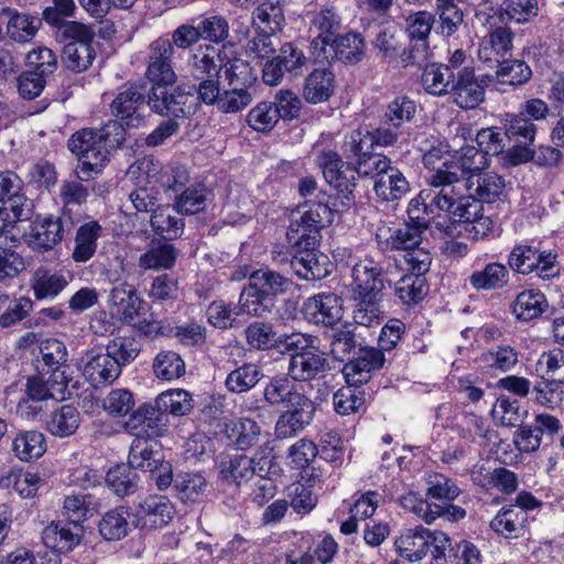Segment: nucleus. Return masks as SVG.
I'll use <instances>...</instances> for the list:
<instances>
[{
    "label": "nucleus",
    "instance_id": "1",
    "mask_svg": "<svg viewBox=\"0 0 564 564\" xmlns=\"http://www.w3.org/2000/svg\"><path fill=\"white\" fill-rule=\"evenodd\" d=\"M399 261L392 257H384L376 261L365 258L354 264L351 269V292L356 302L354 321L356 324L373 327L382 319L380 301L384 288V279L398 269Z\"/></svg>",
    "mask_w": 564,
    "mask_h": 564
},
{
    "label": "nucleus",
    "instance_id": "2",
    "mask_svg": "<svg viewBox=\"0 0 564 564\" xmlns=\"http://www.w3.org/2000/svg\"><path fill=\"white\" fill-rule=\"evenodd\" d=\"M489 165L486 153L475 147H465L451 161H444L445 169L437 170L429 184L453 189L454 199L468 203L467 192L475 185L474 178Z\"/></svg>",
    "mask_w": 564,
    "mask_h": 564
},
{
    "label": "nucleus",
    "instance_id": "3",
    "mask_svg": "<svg viewBox=\"0 0 564 564\" xmlns=\"http://www.w3.org/2000/svg\"><path fill=\"white\" fill-rule=\"evenodd\" d=\"M282 343L284 344L283 354H290L288 376L293 381L307 382L329 369L326 352L319 348L318 337L292 333Z\"/></svg>",
    "mask_w": 564,
    "mask_h": 564
},
{
    "label": "nucleus",
    "instance_id": "4",
    "mask_svg": "<svg viewBox=\"0 0 564 564\" xmlns=\"http://www.w3.org/2000/svg\"><path fill=\"white\" fill-rule=\"evenodd\" d=\"M394 544L399 555L409 562H419L430 552L433 561L440 564L452 551L447 534L442 531H431L422 525L404 529Z\"/></svg>",
    "mask_w": 564,
    "mask_h": 564
},
{
    "label": "nucleus",
    "instance_id": "5",
    "mask_svg": "<svg viewBox=\"0 0 564 564\" xmlns=\"http://www.w3.org/2000/svg\"><path fill=\"white\" fill-rule=\"evenodd\" d=\"M227 88L221 93L218 111L237 113L249 107L254 98L257 76L242 59L229 61L225 65Z\"/></svg>",
    "mask_w": 564,
    "mask_h": 564
},
{
    "label": "nucleus",
    "instance_id": "6",
    "mask_svg": "<svg viewBox=\"0 0 564 564\" xmlns=\"http://www.w3.org/2000/svg\"><path fill=\"white\" fill-rule=\"evenodd\" d=\"M330 208L319 202L305 203L291 213L286 238L300 249H315L319 230L330 221Z\"/></svg>",
    "mask_w": 564,
    "mask_h": 564
},
{
    "label": "nucleus",
    "instance_id": "7",
    "mask_svg": "<svg viewBox=\"0 0 564 564\" xmlns=\"http://www.w3.org/2000/svg\"><path fill=\"white\" fill-rule=\"evenodd\" d=\"M429 189H423L419 195L412 198L408 206V224L427 229L431 220L437 212H444L448 216L455 214L458 209L454 206L455 194L452 188L430 185Z\"/></svg>",
    "mask_w": 564,
    "mask_h": 564
},
{
    "label": "nucleus",
    "instance_id": "8",
    "mask_svg": "<svg viewBox=\"0 0 564 564\" xmlns=\"http://www.w3.org/2000/svg\"><path fill=\"white\" fill-rule=\"evenodd\" d=\"M68 149L79 158L76 173L82 181H88L94 174H98L108 160L105 142L93 129H83L74 133L68 140Z\"/></svg>",
    "mask_w": 564,
    "mask_h": 564
},
{
    "label": "nucleus",
    "instance_id": "9",
    "mask_svg": "<svg viewBox=\"0 0 564 564\" xmlns=\"http://www.w3.org/2000/svg\"><path fill=\"white\" fill-rule=\"evenodd\" d=\"M73 225L72 217L67 214L36 216L23 238L33 251L44 253L59 245Z\"/></svg>",
    "mask_w": 564,
    "mask_h": 564
},
{
    "label": "nucleus",
    "instance_id": "10",
    "mask_svg": "<svg viewBox=\"0 0 564 564\" xmlns=\"http://www.w3.org/2000/svg\"><path fill=\"white\" fill-rule=\"evenodd\" d=\"M557 254L552 250H539L538 248L520 243L512 248L508 256V265L517 273L528 275L536 273L542 279H547L552 272Z\"/></svg>",
    "mask_w": 564,
    "mask_h": 564
},
{
    "label": "nucleus",
    "instance_id": "11",
    "mask_svg": "<svg viewBox=\"0 0 564 564\" xmlns=\"http://www.w3.org/2000/svg\"><path fill=\"white\" fill-rule=\"evenodd\" d=\"M174 46L169 39L159 37L149 46L147 78L152 86H172L177 75L172 66Z\"/></svg>",
    "mask_w": 564,
    "mask_h": 564
},
{
    "label": "nucleus",
    "instance_id": "12",
    "mask_svg": "<svg viewBox=\"0 0 564 564\" xmlns=\"http://www.w3.org/2000/svg\"><path fill=\"white\" fill-rule=\"evenodd\" d=\"M366 44L359 33L349 32L337 35L325 45V50L318 47L313 53L319 62L340 61L346 64H357L365 56Z\"/></svg>",
    "mask_w": 564,
    "mask_h": 564
},
{
    "label": "nucleus",
    "instance_id": "13",
    "mask_svg": "<svg viewBox=\"0 0 564 564\" xmlns=\"http://www.w3.org/2000/svg\"><path fill=\"white\" fill-rule=\"evenodd\" d=\"M145 101V87L129 84L122 87L110 105L111 113L127 128H138L143 116L141 109Z\"/></svg>",
    "mask_w": 564,
    "mask_h": 564
},
{
    "label": "nucleus",
    "instance_id": "14",
    "mask_svg": "<svg viewBox=\"0 0 564 564\" xmlns=\"http://www.w3.org/2000/svg\"><path fill=\"white\" fill-rule=\"evenodd\" d=\"M453 102L462 109H475L485 100V85L473 67L458 68L449 93Z\"/></svg>",
    "mask_w": 564,
    "mask_h": 564
},
{
    "label": "nucleus",
    "instance_id": "15",
    "mask_svg": "<svg viewBox=\"0 0 564 564\" xmlns=\"http://www.w3.org/2000/svg\"><path fill=\"white\" fill-rule=\"evenodd\" d=\"M174 513V506L167 497L152 495L135 507V525L142 529L156 530L170 523Z\"/></svg>",
    "mask_w": 564,
    "mask_h": 564
},
{
    "label": "nucleus",
    "instance_id": "16",
    "mask_svg": "<svg viewBox=\"0 0 564 564\" xmlns=\"http://www.w3.org/2000/svg\"><path fill=\"white\" fill-rule=\"evenodd\" d=\"M284 409L274 427V434L280 440L294 437L314 419L315 404L308 397Z\"/></svg>",
    "mask_w": 564,
    "mask_h": 564
},
{
    "label": "nucleus",
    "instance_id": "17",
    "mask_svg": "<svg viewBox=\"0 0 564 564\" xmlns=\"http://www.w3.org/2000/svg\"><path fill=\"white\" fill-rule=\"evenodd\" d=\"M128 463L134 469L158 470L164 463L160 443L149 435H137L130 444Z\"/></svg>",
    "mask_w": 564,
    "mask_h": 564
},
{
    "label": "nucleus",
    "instance_id": "18",
    "mask_svg": "<svg viewBox=\"0 0 564 564\" xmlns=\"http://www.w3.org/2000/svg\"><path fill=\"white\" fill-rule=\"evenodd\" d=\"M372 46L380 58L387 63H398L403 67L416 63L414 51L402 47L394 26L381 28L372 41Z\"/></svg>",
    "mask_w": 564,
    "mask_h": 564
},
{
    "label": "nucleus",
    "instance_id": "19",
    "mask_svg": "<svg viewBox=\"0 0 564 564\" xmlns=\"http://www.w3.org/2000/svg\"><path fill=\"white\" fill-rule=\"evenodd\" d=\"M384 356L380 349L360 348L358 356L344 366L343 373L349 384L359 386L371 378L373 370L382 368Z\"/></svg>",
    "mask_w": 564,
    "mask_h": 564
},
{
    "label": "nucleus",
    "instance_id": "20",
    "mask_svg": "<svg viewBox=\"0 0 564 564\" xmlns=\"http://www.w3.org/2000/svg\"><path fill=\"white\" fill-rule=\"evenodd\" d=\"M304 312L311 322L332 327L343 317L341 300L334 293H321L305 302Z\"/></svg>",
    "mask_w": 564,
    "mask_h": 564
},
{
    "label": "nucleus",
    "instance_id": "21",
    "mask_svg": "<svg viewBox=\"0 0 564 564\" xmlns=\"http://www.w3.org/2000/svg\"><path fill=\"white\" fill-rule=\"evenodd\" d=\"M468 203L455 199L454 206H457L458 210L455 214H449V217L455 223H469L471 224L469 235L474 239H480L491 232L494 228V221L490 217L482 216V206L479 202L475 200L471 195H468Z\"/></svg>",
    "mask_w": 564,
    "mask_h": 564
},
{
    "label": "nucleus",
    "instance_id": "22",
    "mask_svg": "<svg viewBox=\"0 0 564 564\" xmlns=\"http://www.w3.org/2000/svg\"><path fill=\"white\" fill-rule=\"evenodd\" d=\"M286 375L274 376L264 384L263 401L274 408H288L307 398Z\"/></svg>",
    "mask_w": 564,
    "mask_h": 564
},
{
    "label": "nucleus",
    "instance_id": "23",
    "mask_svg": "<svg viewBox=\"0 0 564 564\" xmlns=\"http://www.w3.org/2000/svg\"><path fill=\"white\" fill-rule=\"evenodd\" d=\"M311 24L318 31V35L311 42L313 54L318 47L325 50L328 41L338 35L343 26V18L336 7L324 6L313 13Z\"/></svg>",
    "mask_w": 564,
    "mask_h": 564
},
{
    "label": "nucleus",
    "instance_id": "24",
    "mask_svg": "<svg viewBox=\"0 0 564 564\" xmlns=\"http://www.w3.org/2000/svg\"><path fill=\"white\" fill-rule=\"evenodd\" d=\"M285 25L284 8L281 0H267L258 4L251 14L252 31L279 34Z\"/></svg>",
    "mask_w": 564,
    "mask_h": 564
},
{
    "label": "nucleus",
    "instance_id": "25",
    "mask_svg": "<svg viewBox=\"0 0 564 564\" xmlns=\"http://www.w3.org/2000/svg\"><path fill=\"white\" fill-rule=\"evenodd\" d=\"M83 373L94 387L112 383L121 373L117 361L107 352L87 356Z\"/></svg>",
    "mask_w": 564,
    "mask_h": 564
},
{
    "label": "nucleus",
    "instance_id": "26",
    "mask_svg": "<svg viewBox=\"0 0 564 564\" xmlns=\"http://www.w3.org/2000/svg\"><path fill=\"white\" fill-rule=\"evenodd\" d=\"M467 0H435L436 33L443 37L457 34L465 23V13L458 6Z\"/></svg>",
    "mask_w": 564,
    "mask_h": 564
},
{
    "label": "nucleus",
    "instance_id": "27",
    "mask_svg": "<svg viewBox=\"0 0 564 564\" xmlns=\"http://www.w3.org/2000/svg\"><path fill=\"white\" fill-rule=\"evenodd\" d=\"M260 462L246 455H234L223 459L219 463V475L223 480L228 484L240 486L249 481L259 471H263V467H259Z\"/></svg>",
    "mask_w": 564,
    "mask_h": 564
},
{
    "label": "nucleus",
    "instance_id": "28",
    "mask_svg": "<svg viewBox=\"0 0 564 564\" xmlns=\"http://www.w3.org/2000/svg\"><path fill=\"white\" fill-rule=\"evenodd\" d=\"M109 305L116 308L123 321L133 322L143 308L144 302L138 296L134 285L122 282L110 290Z\"/></svg>",
    "mask_w": 564,
    "mask_h": 564
},
{
    "label": "nucleus",
    "instance_id": "29",
    "mask_svg": "<svg viewBox=\"0 0 564 564\" xmlns=\"http://www.w3.org/2000/svg\"><path fill=\"white\" fill-rule=\"evenodd\" d=\"M221 67L220 53L212 45L197 47L188 62L189 75L195 80L219 77Z\"/></svg>",
    "mask_w": 564,
    "mask_h": 564
},
{
    "label": "nucleus",
    "instance_id": "30",
    "mask_svg": "<svg viewBox=\"0 0 564 564\" xmlns=\"http://www.w3.org/2000/svg\"><path fill=\"white\" fill-rule=\"evenodd\" d=\"M84 528L75 523H51L43 531L45 544L58 552H69L79 544Z\"/></svg>",
    "mask_w": 564,
    "mask_h": 564
},
{
    "label": "nucleus",
    "instance_id": "31",
    "mask_svg": "<svg viewBox=\"0 0 564 564\" xmlns=\"http://www.w3.org/2000/svg\"><path fill=\"white\" fill-rule=\"evenodd\" d=\"M319 164L329 185L341 193L348 202L352 200L356 184L344 175L341 171L344 163L340 156L333 151L324 152L319 158Z\"/></svg>",
    "mask_w": 564,
    "mask_h": 564
},
{
    "label": "nucleus",
    "instance_id": "32",
    "mask_svg": "<svg viewBox=\"0 0 564 564\" xmlns=\"http://www.w3.org/2000/svg\"><path fill=\"white\" fill-rule=\"evenodd\" d=\"M137 527L130 521V512L124 507H118L106 512L98 523L100 535L107 541H119Z\"/></svg>",
    "mask_w": 564,
    "mask_h": 564
},
{
    "label": "nucleus",
    "instance_id": "33",
    "mask_svg": "<svg viewBox=\"0 0 564 564\" xmlns=\"http://www.w3.org/2000/svg\"><path fill=\"white\" fill-rule=\"evenodd\" d=\"M101 231L102 228L96 220L85 223L77 229L72 252L75 262L85 263L94 257Z\"/></svg>",
    "mask_w": 564,
    "mask_h": 564
},
{
    "label": "nucleus",
    "instance_id": "34",
    "mask_svg": "<svg viewBox=\"0 0 564 564\" xmlns=\"http://www.w3.org/2000/svg\"><path fill=\"white\" fill-rule=\"evenodd\" d=\"M373 189L381 200L393 202L402 198L410 191V184L402 172L391 166L375 180Z\"/></svg>",
    "mask_w": 564,
    "mask_h": 564
},
{
    "label": "nucleus",
    "instance_id": "35",
    "mask_svg": "<svg viewBox=\"0 0 564 564\" xmlns=\"http://www.w3.org/2000/svg\"><path fill=\"white\" fill-rule=\"evenodd\" d=\"M469 282L476 291L499 290L509 283V270L500 262H491L481 270L474 271L469 276Z\"/></svg>",
    "mask_w": 564,
    "mask_h": 564
},
{
    "label": "nucleus",
    "instance_id": "36",
    "mask_svg": "<svg viewBox=\"0 0 564 564\" xmlns=\"http://www.w3.org/2000/svg\"><path fill=\"white\" fill-rule=\"evenodd\" d=\"M334 75L328 69H314L305 79L303 97L310 104L324 102L334 91Z\"/></svg>",
    "mask_w": 564,
    "mask_h": 564
},
{
    "label": "nucleus",
    "instance_id": "37",
    "mask_svg": "<svg viewBox=\"0 0 564 564\" xmlns=\"http://www.w3.org/2000/svg\"><path fill=\"white\" fill-rule=\"evenodd\" d=\"M162 424V414L155 405L144 403L134 410L124 422V430L131 435H148L149 431H156Z\"/></svg>",
    "mask_w": 564,
    "mask_h": 564
},
{
    "label": "nucleus",
    "instance_id": "38",
    "mask_svg": "<svg viewBox=\"0 0 564 564\" xmlns=\"http://www.w3.org/2000/svg\"><path fill=\"white\" fill-rule=\"evenodd\" d=\"M13 454L22 462L40 458L46 451L45 436L39 431H20L11 445Z\"/></svg>",
    "mask_w": 564,
    "mask_h": 564
},
{
    "label": "nucleus",
    "instance_id": "39",
    "mask_svg": "<svg viewBox=\"0 0 564 564\" xmlns=\"http://www.w3.org/2000/svg\"><path fill=\"white\" fill-rule=\"evenodd\" d=\"M175 207L158 206L151 215L150 224L153 231L167 240H173L184 231V221L177 217Z\"/></svg>",
    "mask_w": 564,
    "mask_h": 564
},
{
    "label": "nucleus",
    "instance_id": "40",
    "mask_svg": "<svg viewBox=\"0 0 564 564\" xmlns=\"http://www.w3.org/2000/svg\"><path fill=\"white\" fill-rule=\"evenodd\" d=\"M208 482L199 473H178L174 478V495L184 503H195L202 499Z\"/></svg>",
    "mask_w": 564,
    "mask_h": 564
},
{
    "label": "nucleus",
    "instance_id": "41",
    "mask_svg": "<svg viewBox=\"0 0 564 564\" xmlns=\"http://www.w3.org/2000/svg\"><path fill=\"white\" fill-rule=\"evenodd\" d=\"M248 345L258 350L276 348L283 354V339L289 335H278L272 325L262 322L251 323L245 330Z\"/></svg>",
    "mask_w": 564,
    "mask_h": 564
},
{
    "label": "nucleus",
    "instance_id": "42",
    "mask_svg": "<svg viewBox=\"0 0 564 564\" xmlns=\"http://www.w3.org/2000/svg\"><path fill=\"white\" fill-rule=\"evenodd\" d=\"M249 280L261 290L262 293L271 299L273 304L278 295L286 293L292 281L281 272L273 271L269 268H262L251 273Z\"/></svg>",
    "mask_w": 564,
    "mask_h": 564
},
{
    "label": "nucleus",
    "instance_id": "43",
    "mask_svg": "<svg viewBox=\"0 0 564 564\" xmlns=\"http://www.w3.org/2000/svg\"><path fill=\"white\" fill-rule=\"evenodd\" d=\"M98 511V503L94 496L88 494H73L66 496L63 502V516L75 524H80L94 517Z\"/></svg>",
    "mask_w": 564,
    "mask_h": 564
},
{
    "label": "nucleus",
    "instance_id": "44",
    "mask_svg": "<svg viewBox=\"0 0 564 564\" xmlns=\"http://www.w3.org/2000/svg\"><path fill=\"white\" fill-rule=\"evenodd\" d=\"M291 257L290 269L300 278L307 281L321 280L327 275L325 263H321L315 249H302Z\"/></svg>",
    "mask_w": 564,
    "mask_h": 564
},
{
    "label": "nucleus",
    "instance_id": "45",
    "mask_svg": "<svg viewBox=\"0 0 564 564\" xmlns=\"http://www.w3.org/2000/svg\"><path fill=\"white\" fill-rule=\"evenodd\" d=\"M456 73L448 65H427L422 74V84L425 91L433 96H443L449 93Z\"/></svg>",
    "mask_w": 564,
    "mask_h": 564
},
{
    "label": "nucleus",
    "instance_id": "46",
    "mask_svg": "<svg viewBox=\"0 0 564 564\" xmlns=\"http://www.w3.org/2000/svg\"><path fill=\"white\" fill-rule=\"evenodd\" d=\"M547 307L543 293L535 290H525L518 294L512 305V313L520 321H531L539 317Z\"/></svg>",
    "mask_w": 564,
    "mask_h": 564
},
{
    "label": "nucleus",
    "instance_id": "47",
    "mask_svg": "<svg viewBox=\"0 0 564 564\" xmlns=\"http://www.w3.org/2000/svg\"><path fill=\"white\" fill-rule=\"evenodd\" d=\"M527 513L518 511L513 506L502 508L491 520L490 528L505 538H518L523 534Z\"/></svg>",
    "mask_w": 564,
    "mask_h": 564
},
{
    "label": "nucleus",
    "instance_id": "48",
    "mask_svg": "<svg viewBox=\"0 0 564 564\" xmlns=\"http://www.w3.org/2000/svg\"><path fill=\"white\" fill-rule=\"evenodd\" d=\"M237 305L240 315L246 313L258 317L264 316L274 307L271 299L262 293L250 280L249 284L241 291Z\"/></svg>",
    "mask_w": 564,
    "mask_h": 564
},
{
    "label": "nucleus",
    "instance_id": "49",
    "mask_svg": "<svg viewBox=\"0 0 564 564\" xmlns=\"http://www.w3.org/2000/svg\"><path fill=\"white\" fill-rule=\"evenodd\" d=\"M416 112V102L409 96L401 95L387 105L383 117L395 129L408 131L406 124L413 121Z\"/></svg>",
    "mask_w": 564,
    "mask_h": 564
},
{
    "label": "nucleus",
    "instance_id": "50",
    "mask_svg": "<svg viewBox=\"0 0 564 564\" xmlns=\"http://www.w3.org/2000/svg\"><path fill=\"white\" fill-rule=\"evenodd\" d=\"M68 282L62 272H53L47 269H37L31 282L34 296L37 300L58 295Z\"/></svg>",
    "mask_w": 564,
    "mask_h": 564
},
{
    "label": "nucleus",
    "instance_id": "51",
    "mask_svg": "<svg viewBox=\"0 0 564 564\" xmlns=\"http://www.w3.org/2000/svg\"><path fill=\"white\" fill-rule=\"evenodd\" d=\"M325 336L329 340V354L337 360H344L357 346L355 327L348 323L332 326Z\"/></svg>",
    "mask_w": 564,
    "mask_h": 564
},
{
    "label": "nucleus",
    "instance_id": "52",
    "mask_svg": "<svg viewBox=\"0 0 564 564\" xmlns=\"http://www.w3.org/2000/svg\"><path fill=\"white\" fill-rule=\"evenodd\" d=\"M155 406L162 416L164 413L176 416L187 415L194 408L191 393L182 389L162 392L155 400Z\"/></svg>",
    "mask_w": 564,
    "mask_h": 564
},
{
    "label": "nucleus",
    "instance_id": "53",
    "mask_svg": "<svg viewBox=\"0 0 564 564\" xmlns=\"http://www.w3.org/2000/svg\"><path fill=\"white\" fill-rule=\"evenodd\" d=\"M175 260V248L170 243L159 242L140 256L139 265L144 270H167L174 265Z\"/></svg>",
    "mask_w": 564,
    "mask_h": 564
},
{
    "label": "nucleus",
    "instance_id": "54",
    "mask_svg": "<svg viewBox=\"0 0 564 564\" xmlns=\"http://www.w3.org/2000/svg\"><path fill=\"white\" fill-rule=\"evenodd\" d=\"M79 420L80 415L76 408L63 405L52 412L47 421V430L54 436L66 437L76 432Z\"/></svg>",
    "mask_w": 564,
    "mask_h": 564
},
{
    "label": "nucleus",
    "instance_id": "55",
    "mask_svg": "<svg viewBox=\"0 0 564 564\" xmlns=\"http://www.w3.org/2000/svg\"><path fill=\"white\" fill-rule=\"evenodd\" d=\"M506 187L503 178L497 174L489 173L478 175L475 185L467 192V195L481 203H494L500 198Z\"/></svg>",
    "mask_w": 564,
    "mask_h": 564
},
{
    "label": "nucleus",
    "instance_id": "56",
    "mask_svg": "<svg viewBox=\"0 0 564 564\" xmlns=\"http://www.w3.org/2000/svg\"><path fill=\"white\" fill-rule=\"evenodd\" d=\"M2 308L0 326L7 328L23 321L32 311L33 303L25 296L10 300L7 294L0 293V310Z\"/></svg>",
    "mask_w": 564,
    "mask_h": 564
},
{
    "label": "nucleus",
    "instance_id": "57",
    "mask_svg": "<svg viewBox=\"0 0 564 564\" xmlns=\"http://www.w3.org/2000/svg\"><path fill=\"white\" fill-rule=\"evenodd\" d=\"M536 372L546 381L564 383V350L554 348L543 352L536 361Z\"/></svg>",
    "mask_w": 564,
    "mask_h": 564
},
{
    "label": "nucleus",
    "instance_id": "58",
    "mask_svg": "<svg viewBox=\"0 0 564 564\" xmlns=\"http://www.w3.org/2000/svg\"><path fill=\"white\" fill-rule=\"evenodd\" d=\"M96 57L93 43H66L63 47L62 58L66 67L73 72H84L91 66Z\"/></svg>",
    "mask_w": 564,
    "mask_h": 564
},
{
    "label": "nucleus",
    "instance_id": "59",
    "mask_svg": "<svg viewBox=\"0 0 564 564\" xmlns=\"http://www.w3.org/2000/svg\"><path fill=\"white\" fill-rule=\"evenodd\" d=\"M262 378L261 369L254 364H243L232 370L226 379V387L235 393L247 392Z\"/></svg>",
    "mask_w": 564,
    "mask_h": 564
},
{
    "label": "nucleus",
    "instance_id": "60",
    "mask_svg": "<svg viewBox=\"0 0 564 564\" xmlns=\"http://www.w3.org/2000/svg\"><path fill=\"white\" fill-rule=\"evenodd\" d=\"M532 77V70L527 63L520 59H506L499 63L496 78L500 84L511 86L523 85Z\"/></svg>",
    "mask_w": 564,
    "mask_h": 564
},
{
    "label": "nucleus",
    "instance_id": "61",
    "mask_svg": "<svg viewBox=\"0 0 564 564\" xmlns=\"http://www.w3.org/2000/svg\"><path fill=\"white\" fill-rule=\"evenodd\" d=\"M130 465H117L107 473L106 481L117 496H128L137 489V475Z\"/></svg>",
    "mask_w": 564,
    "mask_h": 564
},
{
    "label": "nucleus",
    "instance_id": "62",
    "mask_svg": "<svg viewBox=\"0 0 564 564\" xmlns=\"http://www.w3.org/2000/svg\"><path fill=\"white\" fill-rule=\"evenodd\" d=\"M429 286L424 276L406 274L395 284V294L404 304H416L427 294Z\"/></svg>",
    "mask_w": 564,
    "mask_h": 564
},
{
    "label": "nucleus",
    "instance_id": "63",
    "mask_svg": "<svg viewBox=\"0 0 564 564\" xmlns=\"http://www.w3.org/2000/svg\"><path fill=\"white\" fill-rule=\"evenodd\" d=\"M162 172V166L159 162L151 158H143L130 165L127 176L135 183L144 186H156L159 188V181Z\"/></svg>",
    "mask_w": 564,
    "mask_h": 564
},
{
    "label": "nucleus",
    "instance_id": "64",
    "mask_svg": "<svg viewBox=\"0 0 564 564\" xmlns=\"http://www.w3.org/2000/svg\"><path fill=\"white\" fill-rule=\"evenodd\" d=\"M276 107L271 101H261L247 116L248 124L258 132H269L279 122Z\"/></svg>",
    "mask_w": 564,
    "mask_h": 564
}]
</instances>
